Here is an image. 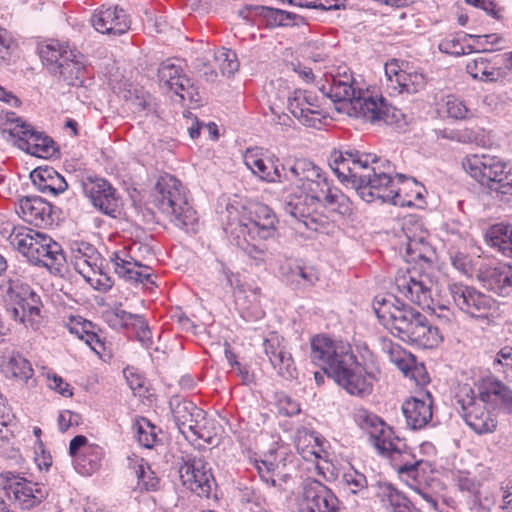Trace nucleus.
<instances>
[{"label": "nucleus", "instance_id": "obj_25", "mask_svg": "<svg viewBox=\"0 0 512 512\" xmlns=\"http://www.w3.org/2000/svg\"><path fill=\"white\" fill-rule=\"evenodd\" d=\"M19 215L36 227L52 225V205L40 196H26L19 200Z\"/></svg>", "mask_w": 512, "mask_h": 512}, {"label": "nucleus", "instance_id": "obj_61", "mask_svg": "<svg viewBox=\"0 0 512 512\" xmlns=\"http://www.w3.org/2000/svg\"><path fill=\"white\" fill-rule=\"evenodd\" d=\"M278 411L284 416H294L300 412V405L288 395L281 394L277 400Z\"/></svg>", "mask_w": 512, "mask_h": 512}, {"label": "nucleus", "instance_id": "obj_12", "mask_svg": "<svg viewBox=\"0 0 512 512\" xmlns=\"http://www.w3.org/2000/svg\"><path fill=\"white\" fill-rule=\"evenodd\" d=\"M309 357L311 362L329 377H333L341 365L347 366L354 361V353L348 344L324 335L311 338Z\"/></svg>", "mask_w": 512, "mask_h": 512}, {"label": "nucleus", "instance_id": "obj_5", "mask_svg": "<svg viewBox=\"0 0 512 512\" xmlns=\"http://www.w3.org/2000/svg\"><path fill=\"white\" fill-rule=\"evenodd\" d=\"M354 419L357 425L369 434L378 453L391 460L399 477L409 487H414V483H420L425 479V475L432 471V465L428 461L415 460L405 440L395 435L393 429L376 414L359 408L354 413Z\"/></svg>", "mask_w": 512, "mask_h": 512}, {"label": "nucleus", "instance_id": "obj_18", "mask_svg": "<svg viewBox=\"0 0 512 512\" xmlns=\"http://www.w3.org/2000/svg\"><path fill=\"white\" fill-rule=\"evenodd\" d=\"M300 512H340L339 500L320 481L308 480L304 485Z\"/></svg>", "mask_w": 512, "mask_h": 512}, {"label": "nucleus", "instance_id": "obj_15", "mask_svg": "<svg viewBox=\"0 0 512 512\" xmlns=\"http://www.w3.org/2000/svg\"><path fill=\"white\" fill-rule=\"evenodd\" d=\"M457 404L461 408V414L465 423L477 434L492 433L495 431L497 422L485 409L482 402L475 398L471 388H464L457 395Z\"/></svg>", "mask_w": 512, "mask_h": 512}, {"label": "nucleus", "instance_id": "obj_11", "mask_svg": "<svg viewBox=\"0 0 512 512\" xmlns=\"http://www.w3.org/2000/svg\"><path fill=\"white\" fill-rule=\"evenodd\" d=\"M448 291L456 307L473 319L489 324L500 315L498 302L473 286L451 283Z\"/></svg>", "mask_w": 512, "mask_h": 512}, {"label": "nucleus", "instance_id": "obj_43", "mask_svg": "<svg viewBox=\"0 0 512 512\" xmlns=\"http://www.w3.org/2000/svg\"><path fill=\"white\" fill-rule=\"evenodd\" d=\"M466 70L474 79L486 82L496 81L499 76L495 66L485 57H477L468 62Z\"/></svg>", "mask_w": 512, "mask_h": 512}, {"label": "nucleus", "instance_id": "obj_24", "mask_svg": "<svg viewBox=\"0 0 512 512\" xmlns=\"http://www.w3.org/2000/svg\"><path fill=\"white\" fill-rule=\"evenodd\" d=\"M108 324L115 329L132 328L137 336L138 341L145 347L149 348L152 344V334L148 327V323L142 315L132 314L120 307H116L112 312L106 315Z\"/></svg>", "mask_w": 512, "mask_h": 512}, {"label": "nucleus", "instance_id": "obj_56", "mask_svg": "<svg viewBox=\"0 0 512 512\" xmlns=\"http://www.w3.org/2000/svg\"><path fill=\"white\" fill-rule=\"evenodd\" d=\"M445 105L449 117L457 120L468 118L470 110L463 100L450 95L447 97Z\"/></svg>", "mask_w": 512, "mask_h": 512}, {"label": "nucleus", "instance_id": "obj_46", "mask_svg": "<svg viewBox=\"0 0 512 512\" xmlns=\"http://www.w3.org/2000/svg\"><path fill=\"white\" fill-rule=\"evenodd\" d=\"M132 430L138 443L144 448L151 449L158 441L156 426L144 417L135 420Z\"/></svg>", "mask_w": 512, "mask_h": 512}, {"label": "nucleus", "instance_id": "obj_14", "mask_svg": "<svg viewBox=\"0 0 512 512\" xmlns=\"http://www.w3.org/2000/svg\"><path fill=\"white\" fill-rule=\"evenodd\" d=\"M179 474L183 485L201 498L209 499L217 488L212 469L202 456H187Z\"/></svg>", "mask_w": 512, "mask_h": 512}, {"label": "nucleus", "instance_id": "obj_28", "mask_svg": "<svg viewBox=\"0 0 512 512\" xmlns=\"http://www.w3.org/2000/svg\"><path fill=\"white\" fill-rule=\"evenodd\" d=\"M111 260L114 271L120 278L144 285L154 284L150 267L142 265L132 258L129 260L122 258L117 252L113 253Z\"/></svg>", "mask_w": 512, "mask_h": 512}, {"label": "nucleus", "instance_id": "obj_49", "mask_svg": "<svg viewBox=\"0 0 512 512\" xmlns=\"http://www.w3.org/2000/svg\"><path fill=\"white\" fill-rule=\"evenodd\" d=\"M390 360L403 372L406 377L414 378L413 367L415 366V357L411 353L404 351L399 345H389Z\"/></svg>", "mask_w": 512, "mask_h": 512}, {"label": "nucleus", "instance_id": "obj_32", "mask_svg": "<svg viewBox=\"0 0 512 512\" xmlns=\"http://www.w3.org/2000/svg\"><path fill=\"white\" fill-rule=\"evenodd\" d=\"M8 494L13 495L14 500L22 509H30L47 497V492L42 487L26 479L11 484Z\"/></svg>", "mask_w": 512, "mask_h": 512}, {"label": "nucleus", "instance_id": "obj_21", "mask_svg": "<svg viewBox=\"0 0 512 512\" xmlns=\"http://www.w3.org/2000/svg\"><path fill=\"white\" fill-rule=\"evenodd\" d=\"M332 378L351 395L364 397L372 392L373 377L370 374L365 375L364 368L357 363L355 355L353 363L341 365Z\"/></svg>", "mask_w": 512, "mask_h": 512}, {"label": "nucleus", "instance_id": "obj_2", "mask_svg": "<svg viewBox=\"0 0 512 512\" xmlns=\"http://www.w3.org/2000/svg\"><path fill=\"white\" fill-rule=\"evenodd\" d=\"M333 172L342 183H350L359 197L367 203L377 199L381 202H399V192L391 177L394 167L389 160L361 153L355 149L333 150L328 158Z\"/></svg>", "mask_w": 512, "mask_h": 512}, {"label": "nucleus", "instance_id": "obj_47", "mask_svg": "<svg viewBox=\"0 0 512 512\" xmlns=\"http://www.w3.org/2000/svg\"><path fill=\"white\" fill-rule=\"evenodd\" d=\"M297 450L306 461L317 460L321 458V454L324 452L320 438L314 433L305 434L300 438Z\"/></svg>", "mask_w": 512, "mask_h": 512}, {"label": "nucleus", "instance_id": "obj_64", "mask_svg": "<svg viewBox=\"0 0 512 512\" xmlns=\"http://www.w3.org/2000/svg\"><path fill=\"white\" fill-rule=\"evenodd\" d=\"M498 365L502 366L503 373L512 371V347L506 346L496 354L493 366L495 370L500 371Z\"/></svg>", "mask_w": 512, "mask_h": 512}, {"label": "nucleus", "instance_id": "obj_34", "mask_svg": "<svg viewBox=\"0 0 512 512\" xmlns=\"http://www.w3.org/2000/svg\"><path fill=\"white\" fill-rule=\"evenodd\" d=\"M402 411L411 429H421L432 419V401L411 398L403 403Z\"/></svg>", "mask_w": 512, "mask_h": 512}, {"label": "nucleus", "instance_id": "obj_57", "mask_svg": "<svg viewBox=\"0 0 512 512\" xmlns=\"http://www.w3.org/2000/svg\"><path fill=\"white\" fill-rule=\"evenodd\" d=\"M13 437L12 431L8 429V424L4 420H0V455L7 458L15 457V449L11 442Z\"/></svg>", "mask_w": 512, "mask_h": 512}, {"label": "nucleus", "instance_id": "obj_23", "mask_svg": "<svg viewBox=\"0 0 512 512\" xmlns=\"http://www.w3.org/2000/svg\"><path fill=\"white\" fill-rule=\"evenodd\" d=\"M316 101L312 93L295 90L288 98V110L303 125L316 128L321 125L322 116Z\"/></svg>", "mask_w": 512, "mask_h": 512}, {"label": "nucleus", "instance_id": "obj_60", "mask_svg": "<svg viewBox=\"0 0 512 512\" xmlns=\"http://www.w3.org/2000/svg\"><path fill=\"white\" fill-rule=\"evenodd\" d=\"M40 303L39 296L33 292V296L25 297V300H16L12 304L18 306L22 312V316H33L40 314V307L38 304Z\"/></svg>", "mask_w": 512, "mask_h": 512}, {"label": "nucleus", "instance_id": "obj_63", "mask_svg": "<svg viewBox=\"0 0 512 512\" xmlns=\"http://www.w3.org/2000/svg\"><path fill=\"white\" fill-rule=\"evenodd\" d=\"M220 273L225 278L226 285L232 290H238L239 292H244V285L241 281V276L239 273L233 272L229 267H227L223 262H220Z\"/></svg>", "mask_w": 512, "mask_h": 512}, {"label": "nucleus", "instance_id": "obj_39", "mask_svg": "<svg viewBox=\"0 0 512 512\" xmlns=\"http://www.w3.org/2000/svg\"><path fill=\"white\" fill-rule=\"evenodd\" d=\"M39 56L48 71L56 76L59 66L64 60V54L71 53L72 50L63 49L62 45L57 41L40 45L38 48Z\"/></svg>", "mask_w": 512, "mask_h": 512}, {"label": "nucleus", "instance_id": "obj_51", "mask_svg": "<svg viewBox=\"0 0 512 512\" xmlns=\"http://www.w3.org/2000/svg\"><path fill=\"white\" fill-rule=\"evenodd\" d=\"M254 466L263 483L268 487L276 488L279 492L284 491L282 483L276 479L278 464L269 460H255Z\"/></svg>", "mask_w": 512, "mask_h": 512}, {"label": "nucleus", "instance_id": "obj_54", "mask_svg": "<svg viewBox=\"0 0 512 512\" xmlns=\"http://www.w3.org/2000/svg\"><path fill=\"white\" fill-rule=\"evenodd\" d=\"M137 475V485L141 490L155 491L159 485V479L148 465L140 464L135 471Z\"/></svg>", "mask_w": 512, "mask_h": 512}, {"label": "nucleus", "instance_id": "obj_38", "mask_svg": "<svg viewBox=\"0 0 512 512\" xmlns=\"http://www.w3.org/2000/svg\"><path fill=\"white\" fill-rule=\"evenodd\" d=\"M276 225H268L267 223L250 222L236 223L230 233L250 238L252 241L256 239L268 240L276 235Z\"/></svg>", "mask_w": 512, "mask_h": 512}, {"label": "nucleus", "instance_id": "obj_62", "mask_svg": "<svg viewBox=\"0 0 512 512\" xmlns=\"http://www.w3.org/2000/svg\"><path fill=\"white\" fill-rule=\"evenodd\" d=\"M217 59H222L220 68L224 75H233L235 71L239 68V63L236 58L235 52L231 50H224L217 57Z\"/></svg>", "mask_w": 512, "mask_h": 512}, {"label": "nucleus", "instance_id": "obj_52", "mask_svg": "<svg viewBox=\"0 0 512 512\" xmlns=\"http://www.w3.org/2000/svg\"><path fill=\"white\" fill-rule=\"evenodd\" d=\"M464 34L460 32L448 35L440 41L438 49L445 54L453 56L466 54L465 46L462 44L466 40L464 39Z\"/></svg>", "mask_w": 512, "mask_h": 512}, {"label": "nucleus", "instance_id": "obj_42", "mask_svg": "<svg viewBox=\"0 0 512 512\" xmlns=\"http://www.w3.org/2000/svg\"><path fill=\"white\" fill-rule=\"evenodd\" d=\"M231 244L242 250L251 260L255 262V265H261L267 258V250L264 246L252 243L250 238L231 234L229 236Z\"/></svg>", "mask_w": 512, "mask_h": 512}, {"label": "nucleus", "instance_id": "obj_50", "mask_svg": "<svg viewBox=\"0 0 512 512\" xmlns=\"http://www.w3.org/2000/svg\"><path fill=\"white\" fill-rule=\"evenodd\" d=\"M254 466L263 483L268 487L276 488L279 492L284 491L282 483L276 479L278 464L269 460H255Z\"/></svg>", "mask_w": 512, "mask_h": 512}, {"label": "nucleus", "instance_id": "obj_4", "mask_svg": "<svg viewBox=\"0 0 512 512\" xmlns=\"http://www.w3.org/2000/svg\"><path fill=\"white\" fill-rule=\"evenodd\" d=\"M428 231L414 233L406 238L405 259L407 263H414L407 268L406 274L396 277L398 291L411 302L423 309H431L436 315L446 322H450L451 313L449 308L439 305L432 307L433 299L431 293L432 279L430 274L433 270L436 253L432 245L427 241Z\"/></svg>", "mask_w": 512, "mask_h": 512}, {"label": "nucleus", "instance_id": "obj_36", "mask_svg": "<svg viewBox=\"0 0 512 512\" xmlns=\"http://www.w3.org/2000/svg\"><path fill=\"white\" fill-rule=\"evenodd\" d=\"M85 66L74 51L64 54L57 75L68 86L80 87L84 83Z\"/></svg>", "mask_w": 512, "mask_h": 512}, {"label": "nucleus", "instance_id": "obj_17", "mask_svg": "<svg viewBox=\"0 0 512 512\" xmlns=\"http://www.w3.org/2000/svg\"><path fill=\"white\" fill-rule=\"evenodd\" d=\"M158 81L162 89L173 91L182 100L198 101V88L184 73L181 66L171 60L162 62L158 68Z\"/></svg>", "mask_w": 512, "mask_h": 512}, {"label": "nucleus", "instance_id": "obj_19", "mask_svg": "<svg viewBox=\"0 0 512 512\" xmlns=\"http://www.w3.org/2000/svg\"><path fill=\"white\" fill-rule=\"evenodd\" d=\"M244 162L261 180L269 183L284 182L287 161L281 163L277 157L272 156L268 159V165L262 157L261 149L248 148L244 154Z\"/></svg>", "mask_w": 512, "mask_h": 512}, {"label": "nucleus", "instance_id": "obj_10", "mask_svg": "<svg viewBox=\"0 0 512 512\" xmlns=\"http://www.w3.org/2000/svg\"><path fill=\"white\" fill-rule=\"evenodd\" d=\"M463 169L482 186L500 195L512 196V174L500 157L482 154L468 155L462 160Z\"/></svg>", "mask_w": 512, "mask_h": 512}, {"label": "nucleus", "instance_id": "obj_53", "mask_svg": "<svg viewBox=\"0 0 512 512\" xmlns=\"http://www.w3.org/2000/svg\"><path fill=\"white\" fill-rule=\"evenodd\" d=\"M292 282L302 286H312L318 281V273L314 267L296 265L290 268Z\"/></svg>", "mask_w": 512, "mask_h": 512}, {"label": "nucleus", "instance_id": "obj_29", "mask_svg": "<svg viewBox=\"0 0 512 512\" xmlns=\"http://www.w3.org/2000/svg\"><path fill=\"white\" fill-rule=\"evenodd\" d=\"M170 409L179 431L188 437V431L193 427L195 420H200L203 409L192 401L182 399L179 396L171 398Z\"/></svg>", "mask_w": 512, "mask_h": 512}, {"label": "nucleus", "instance_id": "obj_41", "mask_svg": "<svg viewBox=\"0 0 512 512\" xmlns=\"http://www.w3.org/2000/svg\"><path fill=\"white\" fill-rule=\"evenodd\" d=\"M4 372L7 377L10 376L23 382H27L34 374L30 362L19 353L9 357Z\"/></svg>", "mask_w": 512, "mask_h": 512}, {"label": "nucleus", "instance_id": "obj_45", "mask_svg": "<svg viewBox=\"0 0 512 512\" xmlns=\"http://www.w3.org/2000/svg\"><path fill=\"white\" fill-rule=\"evenodd\" d=\"M0 289L2 290L4 299L8 304H12L16 300L23 301L25 300V297L33 296L34 292L27 283H24L19 278H9L5 280L1 284Z\"/></svg>", "mask_w": 512, "mask_h": 512}, {"label": "nucleus", "instance_id": "obj_26", "mask_svg": "<svg viewBox=\"0 0 512 512\" xmlns=\"http://www.w3.org/2000/svg\"><path fill=\"white\" fill-rule=\"evenodd\" d=\"M239 15L247 22L251 21L250 16H260L266 20L268 26H293L303 22V17L292 12L275 9L267 6H248L239 11Z\"/></svg>", "mask_w": 512, "mask_h": 512}, {"label": "nucleus", "instance_id": "obj_35", "mask_svg": "<svg viewBox=\"0 0 512 512\" xmlns=\"http://www.w3.org/2000/svg\"><path fill=\"white\" fill-rule=\"evenodd\" d=\"M376 496L387 503L393 512H421L404 493L387 482H378Z\"/></svg>", "mask_w": 512, "mask_h": 512}, {"label": "nucleus", "instance_id": "obj_40", "mask_svg": "<svg viewBox=\"0 0 512 512\" xmlns=\"http://www.w3.org/2000/svg\"><path fill=\"white\" fill-rule=\"evenodd\" d=\"M220 427L214 419L208 418L206 412L202 411L200 420H195L193 427L188 433H191L198 439H202L208 444H215L218 440Z\"/></svg>", "mask_w": 512, "mask_h": 512}, {"label": "nucleus", "instance_id": "obj_16", "mask_svg": "<svg viewBox=\"0 0 512 512\" xmlns=\"http://www.w3.org/2000/svg\"><path fill=\"white\" fill-rule=\"evenodd\" d=\"M84 194L101 213L117 218L121 213V200L116 189L103 178L88 177L83 182Z\"/></svg>", "mask_w": 512, "mask_h": 512}, {"label": "nucleus", "instance_id": "obj_3", "mask_svg": "<svg viewBox=\"0 0 512 512\" xmlns=\"http://www.w3.org/2000/svg\"><path fill=\"white\" fill-rule=\"evenodd\" d=\"M428 231L414 233L406 238L405 259L407 263H414L407 268L406 274L396 277L398 291L411 302L423 309H431L436 315L446 322H450L451 313L449 308L439 305L432 307L433 299L431 293L432 279L430 274L433 270L436 253L432 245L427 241Z\"/></svg>", "mask_w": 512, "mask_h": 512}, {"label": "nucleus", "instance_id": "obj_6", "mask_svg": "<svg viewBox=\"0 0 512 512\" xmlns=\"http://www.w3.org/2000/svg\"><path fill=\"white\" fill-rule=\"evenodd\" d=\"M373 310L380 323L405 343L433 348L443 340L439 328L425 315L394 295L375 297Z\"/></svg>", "mask_w": 512, "mask_h": 512}, {"label": "nucleus", "instance_id": "obj_33", "mask_svg": "<svg viewBox=\"0 0 512 512\" xmlns=\"http://www.w3.org/2000/svg\"><path fill=\"white\" fill-rule=\"evenodd\" d=\"M71 253V261L75 270L85 279L89 280L86 268L95 271V268L98 267L99 253L97 249L90 243L76 241L71 244Z\"/></svg>", "mask_w": 512, "mask_h": 512}, {"label": "nucleus", "instance_id": "obj_58", "mask_svg": "<svg viewBox=\"0 0 512 512\" xmlns=\"http://www.w3.org/2000/svg\"><path fill=\"white\" fill-rule=\"evenodd\" d=\"M450 260L455 269L466 276H472L473 273V259L463 252H455L450 255Z\"/></svg>", "mask_w": 512, "mask_h": 512}, {"label": "nucleus", "instance_id": "obj_7", "mask_svg": "<svg viewBox=\"0 0 512 512\" xmlns=\"http://www.w3.org/2000/svg\"><path fill=\"white\" fill-rule=\"evenodd\" d=\"M355 79L350 68L339 66L332 76V84L327 96L334 102H350L357 117L373 124L383 122L387 125L398 123L402 113L389 105L382 96H366L365 92L355 87Z\"/></svg>", "mask_w": 512, "mask_h": 512}, {"label": "nucleus", "instance_id": "obj_22", "mask_svg": "<svg viewBox=\"0 0 512 512\" xmlns=\"http://www.w3.org/2000/svg\"><path fill=\"white\" fill-rule=\"evenodd\" d=\"M479 401L493 409L512 414V390L495 376L481 379L478 385Z\"/></svg>", "mask_w": 512, "mask_h": 512}, {"label": "nucleus", "instance_id": "obj_13", "mask_svg": "<svg viewBox=\"0 0 512 512\" xmlns=\"http://www.w3.org/2000/svg\"><path fill=\"white\" fill-rule=\"evenodd\" d=\"M14 126L9 133L16 138L18 147L26 153L39 158H50L56 155L58 148L54 140L43 132L36 131L31 125L20 118H8Z\"/></svg>", "mask_w": 512, "mask_h": 512}, {"label": "nucleus", "instance_id": "obj_1", "mask_svg": "<svg viewBox=\"0 0 512 512\" xmlns=\"http://www.w3.org/2000/svg\"><path fill=\"white\" fill-rule=\"evenodd\" d=\"M284 182H290L295 187V191L285 200L284 211L309 230H318L316 213L320 207L343 216L353 212L350 198L333 187L326 173L309 159L287 160Z\"/></svg>", "mask_w": 512, "mask_h": 512}, {"label": "nucleus", "instance_id": "obj_44", "mask_svg": "<svg viewBox=\"0 0 512 512\" xmlns=\"http://www.w3.org/2000/svg\"><path fill=\"white\" fill-rule=\"evenodd\" d=\"M102 457V449L97 445H90L75 459L76 468L81 474H92L99 469Z\"/></svg>", "mask_w": 512, "mask_h": 512}, {"label": "nucleus", "instance_id": "obj_55", "mask_svg": "<svg viewBox=\"0 0 512 512\" xmlns=\"http://www.w3.org/2000/svg\"><path fill=\"white\" fill-rule=\"evenodd\" d=\"M342 481L349 487L353 494L364 491L368 486L366 476L355 470L353 467L342 475Z\"/></svg>", "mask_w": 512, "mask_h": 512}, {"label": "nucleus", "instance_id": "obj_37", "mask_svg": "<svg viewBox=\"0 0 512 512\" xmlns=\"http://www.w3.org/2000/svg\"><path fill=\"white\" fill-rule=\"evenodd\" d=\"M485 240L504 256L512 255V227L503 223L492 225L485 233Z\"/></svg>", "mask_w": 512, "mask_h": 512}, {"label": "nucleus", "instance_id": "obj_30", "mask_svg": "<svg viewBox=\"0 0 512 512\" xmlns=\"http://www.w3.org/2000/svg\"><path fill=\"white\" fill-rule=\"evenodd\" d=\"M30 178L36 188L44 194L57 196L68 188L64 177L53 167H38L30 173Z\"/></svg>", "mask_w": 512, "mask_h": 512}, {"label": "nucleus", "instance_id": "obj_48", "mask_svg": "<svg viewBox=\"0 0 512 512\" xmlns=\"http://www.w3.org/2000/svg\"><path fill=\"white\" fill-rule=\"evenodd\" d=\"M426 86V77L418 72H403L398 75L396 89L399 93L415 94Z\"/></svg>", "mask_w": 512, "mask_h": 512}, {"label": "nucleus", "instance_id": "obj_27", "mask_svg": "<svg viewBox=\"0 0 512 512\" xmlns=\"http://www.w3.org/2000/svg\"><path fill=\"white\" fill-rule=\"evenodd\" d=\"M265 354L268 356L273 368L286 379L293 378L295 374L294 361L289 352L280 345L276 335H271L263 342Z\"/></svg>", "mask_w": 512, "mask_h": 512}, {"label": "nucleus", "instance_id": "obj_20", "mask_svg": "<svg viewBox=\"0 0 512 512\" xmlns=\"http://www.w3.org/2000/svg\"><path fill=\"white\" fill-rule=\"evenodd\" d=\"M92 26L102 34L120 36L131 26V20L126 11L118 6L103 5L91 16Z\"/></svg>", "mask_w": 512, "mask_h": 512}, {"label": "nucleus", "instance_id": "obj_9", "mask_svg": "<svg viewBox=\"0 0 512 512\" xmlns=\"http://www.w3.org/2000/svg\"><path fill=\"white\" fill-rule=\"evenodd\" d=\"M8 240L30 263L43 266L52 274L63 275L66 257L61 245L50 236L24 227H14Z\"/></svg>", "mask_w": 512, "mask_h": 512}, {"label": "nucleus", "instance_id": "obj_59", "mask_svg": "<svg viewBox=\"0 0 512 512\" xmlns=\"http://www.w3.org/2000/svg\"><path fill=\"white\" fill-rule=\"evenodd\" d=\"M239 500L243 504H252L259 509L263 508L264 498L252 486L239 487Z\"/></svg>", "mask_w": 512, "mask_h": 512}, {"label": "nucleus", "instance_id": "obj_31", "mask_svg": "<svg viewBox=\"0 0 512 512\" xmlns=\"http://www.w3.org/2000/svg\"><path fill=\"white\" fill-rule=\"evenodd\" d=\"M481 281L487 289L500 296H508L512 293V265L499 264L489 268L481 274Z\"/></svg>", "mask_w": 512, "mask_h": 512}, {"label": "nucleus", "instance_id": "obj_8", "mask_svg": "<svg viewBox=\"0 0 512 512\" xmlns=\"http://www.w3.org/2000/svg\"><path fill=\"white\" fill-rule=\"evenodd\" d=\"M155 206L170 221L187 232H196L198 217L187 199V191L173 175L165 173L157 179L152 191Z\"/></svg>", "mask_w": 512, "mask_h": 512}]
</instances>
